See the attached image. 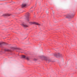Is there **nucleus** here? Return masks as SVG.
Segmentation results:
<instances>
[{"label": "nucleus", "mask_w": 77, "mask_h": 77, "mask_svg": "<svg viewBox=\"0 0 77 77\" xmlns=\"http://www.w3.org/2000/svg\"><path fill=\"white\" fill-rule=\"evenodd\" d=\"M29 23L31 24H34L35 25H37L38 26H39L40 25L38 23L35 22H29Z\"/></svg>", "instance_id": "nucleus-1"}, {"label": "nucleus", "mask_w": 77, "mask_h": 77, "mask_svg": "<svg viewBox=\"0 0 77 77\" xmlns=\"http://www.w3.org/2000/svg\"><path fill=\"white\" fill-rule=\"evenodd\" d=\"M62 58V55L60 53H58V59H60Z\"/></svg>", "instance_id": "nucleus-2"}, {"label": "nucleus", "mask_w": 77, "mask_h": 77, "mask_svg": "<svg viewBox=\"0 0 77 77\" xmlns=\"http://www.w3.org/2000/svg\"><path fill=\"white\" fill-rule=\"evenodd\" d=\"M21 57L22 58H23V59H27V60H29V58L28 57L25 56V55H22L21 56Z\"/></svg>", "instance_id": "nucleus-3"}, {"label": "nucleus", "mask_w": 77, "mask_h": 77, "mask_svg": "<svg viewBox=\"0 0 77 77\" xmlns=\"http://www.w3.org/2000/svg\"><path fill=\"white\" fill-rule=\"evenodd\" d=\"M29 13H27V15L26 16V20H27V21H29Z\"/></svg>", "instance_id": "nucleus-4"}, {"label": "nucleus", "mask_w": 77, "mask_h": 77, "mask_svg": "<svg viewBox=\"0 0 77 77\" xmlns=\"http://www.w3.org/2000/svg\"><path fill=\"white\" fill-rule=\"evenodd\" d=\"M8 44L5 43V42H2V43H0V46H2L3 45H7Z\"/></svg>", "instance_id": "nucleus-5"}, {"label": "nucleus", "mask_w": 77, "mask_h": 77, "mask_svg": "<svg viewBox=\"0 0 77 77\" xmlns=\"http://www.w3.org/2000/svg\"><path fill=\"white\" fill-rule=\"evenodd\" d=\"M67 18H73V16L72 15H69L67 17H66Z\"/></svg>", "instance_id": "nucleus-6"}, {"label": "nucleus", "mask_w": 77, "mask_h": 77, "mask_svg": "<svg viewBox=\"0 0 77 77\" xmlns=\"http://www.w3.org/2000/svg\"><path fill=\"white\" fill-rule=\"evenodd\" d=\"M11 15V14H4L2 16L3 17H6V16H10Z\"/></svg>", "instance_id": "nucleus-7"}, {"label": "nucleus", "mask_w": 77, "mask_h": 77, "mask_svg": "<svg viewBox=\"0 0 77 77\" xmlns=\"http://www.w3.org/2000/svg\"><path fill=\"white\" fill-rule=\"evenodd\" d=\"M54 56L56 57H58V53L56 52L54 54Z\"/></svg>", "instance_id": "nucleus-8"}, {"label": "nucleus", "mask_w": 77, "mask_h": 77, "mask_svg": "<svg viewBox=\"0 0 77 77\" xmlns=\"http://www.w3.org/2000/svg\"><path fill=\"white\" fill-rule=\"evenodd\" d=\"M21 25L22 26H23V27H28V26L26 25H24L23 24H22Z\"/></svg>", "instance_id": "nucleus-9"}, {"label": "nucleus", "mask_w": 77, "mask_h": 77, "mask_svg": "<svg viewBox=\"0 0 77 77\" xmlns=\"http://www.w3.org/2000/svg\"><path fill=\"white\" fill-rule=\"evenodd\" d=\"M26 4H22L21 5L22 8H24V7H26Z\"/></svg>", "instance_id": "nucleus-10"}, {"label": "nucleus", "mask_w": 77, "mask_h": 77, "mask_svg": "<svg viewBox=\"0 0 77 77\" xmlns=\"http://www.w3.org/2000/svg\"><path fill=\"white\" fill-rule=\"evenodd\" d=\"M5 51H11V50L8 49H4Z\"/></svg>", "instance_id": "nucleus-11"}, {"label": "nucleus", "mask_w": 77, "mask_h": 77, "mask_svg": "<svg viewBox=\"0 0 77 77\" xmlns=\"http://www.w3.org/2000/svg\"><path fill=\"white\" fill-rule=\"evenodd\" d=\"M45 60H47V57H44V56L42 57Z\"/></svg>", "instance_id": "nucleus-12"}, {"label": "nucleus", "mask_w": 77, "mask_h": 77, "mask_svg": "<svg viewBox=\"0 0 77 77\" xmlns=\"http://www.w3.org/2000/svg\"><path fill=\"white\" fill-rule=\"evenodd\" d=\"M14 49H18V50H21V49L20 48H14Z\"/></svg>", "instance_id": "nucleus-13"}, {"label": "nucleus", "mask_w": 77, "mask_h": 77, "mask_svg": "<svg viewBox=\"0 0 77 77\" xmlns=\"http://www.w3.org/2000/svg\"><path fill=\"white\" fill-rule=\"evenodd\" d=\"M48 60L49 62H51V60H50V59H48Z\"/></svg>", "instance_id": "nucleus-14"}, {"label": "nucleus", "mask_w": 77, "mask_h": 77, "mask_svg": "<svg viewBox=\"0 0 77 77\" xmlns=\"http://www.w3.org/2000/svg\"><path fill=\"white\" fill-rule=\"evenodd\" d=\"M34 60H35V61H36V60H37L36 59H35V58H34L33 59Z\"/></svg>", "instance_id": "nucleus-15"}, {"label": "nucleus", "mask_w": 77, "mask_h": 77, "mask_svg": "<svg viewBox=\"0 0 77 77\" xmlns=\"http://www.w3.org/2000/svg\"><path fill=\"white\" fill-rule=\"evenodd\" d=\"M46 13H48V11H46Z\"/></svg>", "instance_id": "nucleus-16"}, {"label": "nucleus", "mask_w": 77, "mask_h": 77, "mask_svg": "<svg viewBox=\"0 0 77 77\" xmlns=\"http://www.w3.org/2000/svg\"><path fill=\"white\" fill-rule=\"evenodd\" d=\"M33 8V6L32 7H31V8L30 9H32V8Z\"/></svg>", "instance_id": "nucleus-17"}]
</instances>
